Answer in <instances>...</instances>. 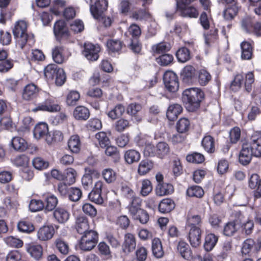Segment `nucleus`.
I'll use <instances>...</instances> for the list:
<instances>
[{
	"label": "nucleus",
	"mask_w": 261,
	"mask_h": 261,
	"mask_svg": "<svg viewBox=\"0 0 261 261\" xmlns=\"http://www.w3.org/2000/svg\"><path fill=\"white\" fill-rule=\"evenodd\" d=\"M204 98L203 91L198 88L187 89L182 93V101L187 110L190 112L197 110Z\"/></svg>",
	"instance_id": "obj_1"
},
{
	"label": "nucleus",
	"mask_w": 261,
	"mask_h": 261,
	"mask_svg": "<svg viewBox=\"0 0 261 261\" xmlns=\"http://www.w3.org/2000/svg\"><path fill=\"white\" fill-rule=\"evenodd\" d=\"M33 135L35 139L39 140L44 138L48 145H52L63 139V135L59 130L48 132V125L46 123L40 122L36 124L34 128Z\"/></svg>",
	"instance_id": "obj_2"
},
{
	"label": "nucleus",
	"mask_w": 261,
	"mask_h": 261,
	"mask_svg": "<svg viewBox=\"0 0 261 261\" xmlns=\"http://www.w3.org/2000/svg\"><path fill=\"white\" fill-rule=\"evenodd\" d=\"M27 22L23 20H18L15 24L13 30L14 37L16 40V45L22 49L28 41Z\"/></svg>",
	"instance_id": "obj_3"
},
{
	"label": "nucleus",
	"mask_w": 261,
	"mask_h": 261,
	"mask_svg": "<svg viewBox=\"0 0 261 261\" xmlns=\"http://www.w3.org/2000/svg\"><path fill=\"white\" fill-rule=\"evenodd\" d=\"M98 241V234L93 230H89L82 236L80 245V248L84 251L92 250Z\"/></svg>",
	"instance_id": "obj_4"
},
{
	"label": "nucleus",
	"mask_w": 261,
	"mask_h": 261,
	"mask_svg": "<svg viewBox=\"0 0 261 261\" xmlns=\"http://www.w3.org/2000/svg\"><path fill=\"white\" fill-rule=\"evenodd\" d=\"M261 248V238L256 241L251 238L245 240L243 243L241 252L243 254L251 255L256 253Z\"/></svg>",
	"instance_id": "obj_5"
},
{
	"label": "nucleus",
	"mask_w": 261,
	"mask_h": 261,
	"mask_svg": "<svg viewBox=\"0 0 261 261\" xmlns=\"http://www.w3.org/2000/svg\"><path fill=\"white\" fill-rule=\"evenodd\" d=\"M90 11L94 18L99 17L108 8L107 0H89Z\"/></svg>",
	"instance_id": "obj_6"
},
{
	"label": "nucleus",
	"mask_w": 261,
	"mask_h": 261,
	"mask_svg": "<svg viewBox=\"0 0 261 261\" xmlns=\"http://www.w3.org/2000/svg\"><path fill=\"white\" fill-rule=\"evenodd\" d=\"M163 80L166 88L170 92H175L179 87L176 74L172 71H167L165 72Z\"/></svg>",
	"instance_id": "obj_7"
},
{
	"label": "nucleus",
	"mask_w": 261,
	"mask_h": 261,
	"mask_svg": "<svg viewBox=\"0 0 261 261\" xmlns=\"http://www.w3.org/2000/svg\"><path fill=\"white\" fill-rule=\"evenodd\" d=\"M100 50V48L98 45L93 44L90 42H86L84 44L83 54L88 60L96 61L99 57L98 53Z\"/></svg>",
	"instance_id": "obj_8"
},
{
	"label": "nucleus",
	"mask_w": 261,
	"mask_h": 261,
	"mask_svg": "<svg viewBox=\"0 0 261 261\" xmlns=\"http://www.w3.org/2000/svg\"><path fill=\"white\" fill-rule=\"evenodd\" d=\"M40 92L39 88L31 83L27 85L22 92V98L26 101H30L35 98Z\"/></svg>",
	"instance_id": "obj_9"
},
{
	"label": "nucleus",
	"mask_w": 261,
	"mask_h": 261,
	"mask_svg": "<svg viewBox=\"0 0 261 261\" xmlns=\"http://www.w3.org/2000/svg\"><path fill=\"white\" fill-rule=\"evenodd\" d=\"M54 33L58 39L62 38L68 39L69 36V32L65 21L63 20L56 22L54 26Z\"/></svg>",
	"instance_id": "obj_10"
},
{
	"label": "nucleus",
	"mask_w": 261,
	"mask_h": 261,
	"mask_svg": "<svg viewBox=\"0 0 261 261\" xmlns=\"http://www.w3.org/2000/svg\"><path fill=\"white\" fill-rule=\"evenodd\" d=\"M61 109L60 106L54 103L50 98L46 99L44 102L39 105L36 108L32 110L33 112H36L38 111H47L49 112H56Z\"/></svg>",
	"instance_id": "obj_11"
},
{
	"label": "nucleus",
	"mask_w": 261,
	"mask_h": 261,
	"mask_svg": "<svg viewBox=\"0 0 261 261\" xmlns=\"http://www.w3.org/2000/svg\"><path fill=\"white\" fill-rule=\"evenodd\" d=\"M55 233L53 226L44 225L41 227L37 231V238L41 241H47L50 240Z\"/></svg>",
	"instance_id": "obj_12"
},
{
	"label": "nucleus",
	"mask_w": 261,
	"mask_h": 261,
	"mask_svg": "<svg viewBox=\"0 0 261 261\" xmlns=\"http://www.w3.org/2000/svg\"><path fill=\"white\" fill-rule=\"evenodd\" d=\"M201 230L199 227L192 226L189 232V240L193 247H197L201 244Z\"/></svg>",
	"instance_id": "obj_13"
},
{
	"label": "nucleus",
	"mask_w": 261,
	"mask_h": 261,
	"mask_svg": "<svg viewBox=\"0 0 261 261\" xmlns=\"http://www.w3.org/2000/svg\"><path fill=\"white\" fill-rule=\"evenodd\" d=\"M86 171L87 173L82 178V183L86 190H89L92 187V177H98L99 173L97 171L91 169H86Z\"/></svg>",
	"instance_id": "obj_14"
},
{
	"label": "nucleus",
	"mask_w": 261,
	"mask_h": 261,
	"mask_svg": "<svg viewBox=\"0 0 261 261\" xmlns=\"http://www.w3.org/2000/svg\"><path fill=\"white\" fill-rule=\"evenodd\" d=\"M123 250L125 253L132 252L136 248V241L134 234L126 233L124 237Z\"/></svg>",
	"instance_id": "obj_15"
},
{
	"label": "nucleus",
	"mask_w": 261,
	"mask_h": 261,
	"mask_svg": "<svg viewBox=\"0 0 261 261\" xmlns=\"http://www.w3.org/2000/svg\"><path fill=\"white\" fill-rule=\"evenodd\" d=\"M53 215L58 223L64 224L69 219L70 214L64 207H58L54 211Z\"/></svg>",
	"instance_id": "obj_16"
},
{
	"label": "nucleus",
	"mask_w": 261,
	"mask_h": 261,
	"mask_svg": "<svg viewBox=\"0 0 261 261\" xmlns=\"http://www.w3.org/2000/svg\"><path fill=\"white\" fill-rule=\"evenodd\" d=\"M249 186L251 189H254V196L256 198L261 197V179L256 174H252L249 179Z\"/></svg>",
	"instance_id": "obj_17"
},
{
	"label": "nucleus",
	"mask_w": 261,
	"mask_h": 261,
	"mask_svg": "<svg viewBox=\"0 0 261 261\" xmlns=\"http://www.w3.org/2000/svg\"><path fill=\"white\" fill-rule=\"evenodd\" d=\"M253 151L250 149L249 145L243 144L239 155V161L243 165L248 164L251 161Z\"/></svg>",
	"instance_id": "obj_18"
},
{
	"label": "nucleus",
	"mask_w": 261,
	"mask_h": 261,
	"mask_svg": "<svg viewBox=\"0 0 261 261\" xmlns=\"http://www.w3.org/2000/svg\"><path fill=\"white\" fill-rule=\"evenodd\" d=\"M154 167V163L152 161L146 159L142 160L138 166V173L143 176L150 172Z\"/></svg>",
	"instance_id": "obj_19"
},
{
	"label": "nucleus",
	"mask_w": 261,
	"mask_h": 261,
	"mask_svg": "<svg viewBox=\"0 0 261 261\" xmlns=\"http://www.w3.org/2000/svg\"><path fill=\"white\" fill-rule=\"evenodd\" d=\"M196 70L191 65L186 66L182 70V77L183 81L187 83L192 84L196 76Z\"/></svg>",
	"instance_id": "obj_20"
},
{
	"label": "nucleus",
	"mask_w": 261,
	"mask_h": 261,
	"mask_svg": "<svg viewBox=\"0 0 261 261\" xmlns=\"http://www.w3.org/2000/svg\"><path fill=\"white\" fill-rule=\"evenodd\" d=\"M174 191L173 186L170 184H159L155 189L157 196H163L172 194Z\"/></svg>",
	"instance_id": "obj_21"
},
{
	"label": "nucleus",
	"mask_w": 261,
	"mask_h": 261,
	"mask_svg": "<svg viewBox=\"0 0 261 261\" xmlns=\"http://www.w3.org/2000/svg\"><path fill=\"white\" fill-rule=\"evenodd\" d=\"M73 115L76 120H86L90 116V112L86 107L80 106L75 108Z\"/></svg>",
	"instance_id": "obj_22"
},
{
	"label": "nucleus",
	"mask_w": 261,
	"mask_h": 261,
	"mask_svg": "<svg viewBox=\"0 0 261 261\" xmlns=\"http://www.w3.org/2000/svg\"><path fill=\"white\" fill-rule=\"evenodd\" d=\"M241 59L242 60H249L252 58L253 46L252 44L247 41H243L241 44Z\"/></svg>",
	"instance_id": "obj_23"
},
{
	"label": "nucleus",
	"mask_w": 261,
	"mask_h": 261,
	"mask_svg": "<svg viewBox=\"0 0 261 261\" xmlns=\"http://www.w3.org/2000/svg\"><path fill=\"white\" fill-rule=\"evenodd\" d=\"M177 249L178 252L184 258L187 260L192 259V253L188 244L184 242H179L177 245Z\"/></svg>",
	"instance_id": "obj_24"
},
{
	"label": "nucleus",
	"mask_w": 261,
	"mask_h": 261,
	"mask_svg": "<svg viewBox=\"0 0 261 261\" xmlns=\"http://www.w3.org/2000/svg\"><path fill=\"white\" fill-rule=\"evenodd\" d=\"M141 199L138 197L136 196L131 199V201L127 207L132 217L136 216L138 212L142 210L141 208Z\"/></svg>",
	"instance_id": "obj_25"
},
{
	"label": "nucleus",
	"mask_w": 261,
	"mask_h": 261,
	"mask_svg": "<svg viewBox=\"0 0 261 261\" xmlns=\"http://www.w3.org/2000/svg\"><path fill=\"white\" fill-rule=\"evenodd\" d=\"M75 228L77 231L81 234H85L89 231V223L87 218L84 216L78 217L76 220Z\"/></svg>",
	"instance_id": "obj_26"
},
{
	"label": "nucleus",
	"mask_w": 261,
	"mask_h": 261,
	"mask_svg": "<svg viewBox=\"0 0 261 261\" xmlns=\"http://www.w3.org/2000/svg\"><path fill=\"white\" fill-rule=\"evenodd\" d=\"M182 111V108L179 104L170 105L166 113L167 117L170 121H174Z\"/></svg>",
	"instance_id": "obj_27"
},
{
	"label": "nucleus",
	"mask_w": 261,
	"mask_h": 261,
	"mask_svg": "<svg viewBox=\"0 0 261 261\" xmlns=\"http://www.w3.org/2000/svg\"><path fill=\"white\" fill-rule=\"evenodd\" d=\"M159 210L162 213L170 212L175 207L174 201L170 198L163 199L159 204Z\"/></svg>",
	"instance_id": "obj_28"
},
{
	"label": "nucleus",
	"mask_w": 261,
	"mask_h": 261,
	"mask_svg": "<svg viewBox=\"0 0 261 261\" xmlns=\"http://www.w3.org/2000/svg\"><path fill=\"white\" fill-rule=\"evenodd\" d=\"M11 145L14 150L22 151L27 149V142L21 137H14L11 140Z\"/></svg>",
	"instance_id": "obj_29"
},
{
	"label": "nucleus",
	"mask_w": 261,
	"mask_h": 261,
	"mask_svg": "<svg viewBox=\"0 0 261 261\" xmlns=\"http://www.w3.org/2000/svg\"><path fill=\"white\" fill-rule=\"evenodd\" d=\"M68 147L72 153L79 152L81 143L80 137L77 135H73L70 137L68 142Z\"/></svg>",
	"instance_id": "obj_30"
},
{
	"label": "nucleus",
	"mask_w": 261,
	"mask_h": 261,
	"mask_svg": "<svg viewBox=\"0 0 261 261\" xmlns=\"http://www.w3.org/2000/svg\"><path fill=\"white\" fill-rule=\"evenodd\" d=\"M141 158V154L139 151L135 149H129L124 153L125 161L128 164H132L138 162Z\"/></svg>",
	"instance_id": "obj_31"
},
{
	"label": "nucleus",
	"mask_w": 261,
	"mask_h": 261,
	"mask_svg": "<svg viewBox=\"0 0 261 261\" xmlns=\"http://www.w3.org/2000/svg\"><path fill=\"white\" fill-rule=\"evenodd\" d=\"M152 250L153 254L157 258H161L164 255V251L161 240L154 238L152 242Z\"/></svg>",
	"instance_id": "obj_32"
},
{
	"label": "nucleus",
	"mask_w": 261,
	"mask_h": 261,
	"mask_svg": "<svg viewBox=\"0 0 261 261\" xmlns=\"http://www.w3.org/2000/svg\"><path fill=\"white\" fill-rule=\"evenodd\" d=\"M218 237L213 233L207 234L205 238L204 248L206 251H211L215 246Z\"/></svg>",
	"instance_id": "obj_33"
},
{
	"label": "nucleus",
	"mask_w": 261,
	"mask_h": 261,
	"mask_svg": "<svg viewBox=\"0 0 261 261\" xmlns=\"http://www.w3.org/2000/svg\"><path fill=\"white\" fill-rule=\"evenodd\" d=\"M170 152V148L167 143L164 142L158 143L156 145V155L160 158H163Z\"/></svg>",
	"instance_id": "obj_34"
},
{
	"label": "nucleus",
	"mask_w": 261,
	"mask_h": 261,
	"mask_svg": "<svg viewBox=\"0 0 261 261\" xmlns=\"http://www.w3.org/2000/svg\"><path fill=\"white\" fill-rule=\"evenodd\" d=\"M27 251L36 259H39L42 254V248L40 245H29Z\"/></svg>",
	"instance_id": "obj_35"
},
{
	"label": "nucleus",
	"mask_w": 261,
	"mask_h": 261,
	"mask_svg": "<svg viewBox=\"0 0 261 261\" xmlns=\"http://www.w3.org/2000/svg\"><path fill=\"white\" fill-rule=\"evenodd\" d=\"M204 149L209 153H212L215 151L214 139L211 136L204 137L201 142Z\"/></svg>",
	"instance_id": "obj_36"
},
{
	"label": "nucleus",
	"mask_w": 261,
	"mask_h": 261,
	"mask_svg": "<svg viewBox=\"0 0 261 261\" xmlns=\"http://www.w3.org/2000/svg\"><path fill=\"white\" fill-rule=\"evenodd\" d=\"M64 48L62 46H55L52 50V56L54 61L58 64H61L65 61L62 53Z\"/></svg>",
	"instance_id": "obj_37"
},
{
	"label": "nucleus",
	"mask_w": 261,
	"mask_h": 261,
	"mask_svg": "<svg viewBox=\"0 0 261 261\" xmlns=\"http://www.w3.org/2000/svg\"><path fill=\"white\" fill-rule=\"evenodd\" d=\"M177 11L179 12L180 15L184 17L196 18L198 15L197 10L192 6H186L183 9H177Z\"/></svg>",
	"instance_id": "obj_38"
},
{
	"label": "nucleus",
	"mask_w": 261,
	"mask_h": 261,
	"mask_svg": "<svg viewBox=\"0 0 261 261\" xmlns=\"http://www.w3.org/2000/svg\"><path fill=\"white\" fill-rule=\"evenodd\" d=\"M254 226L253 221L249 219L242 222L241 224L242 233L246 236H249L252 233Z\"/></svg>",
	"instance_id": "obj_39"
},
{
	"label": "nucleus",
	"mask_w": 261,
	"mask_h": 261,
	"mask_svg": "<svg viewBox=\"0 0 261 261\" xmlns=\"http://www.w3.org/2000/svg\"><path fill=\"white\" fill-rule=\"evenodd\" d=\"M178 61L181 63H185L190 60L191 58L189 50L186 47L179 48L176 54Z\"/></svg>",
	"instance_id": "obj_40"
},
{
	"label": "nucleus",
	"mask_w": 261,
	"mask_h": 261,
	"mask_svg": "<svg viewBox=\"0 0 261 261\" xmlns=\"http://www.w3.org/2000/svg\"><path fill=\"white\" fill-rule=\"evenodd\" d=\"M60 69L56 64H49L44 68V75L48 79L53 80Z\"/></svg>",
	"instance_id": "obj_41"
},
{
	"label": "nucleus",
	"mask_w": 261,
	"mask_h": 261,
	"mask_svg": "<svg viewBox=\"0 0 261 261\" xmlns=\"http://www.w3.org/2000/svg\"><path fill=\"white\" fill-rule=\"evenodd\" d=\"M55 244L59 251L63 254H67L69 252V247L68 243L61 238H58L55 240Z\"/></svg>",
	"instance_id": "obj_42"
},
{
	"label": "nucleus",
	"mask_w": 261,
	"mask_h": 261,
	"mask_svg": "<svg viewBox=\"0 0 261 261\" xmlns=\"http://www.w3.org/2000/svg\"><path fill=\"white\" fill-rule=\"evenodd\" d=\"M198 82L201 86H205L211 80V74L205 69L198 71Z\"/></svg>",
	"instance_id": "obj_43"
},
{
	"label": "nucleus",
	"mask_w": 261,
	"mask_h": 261,
	"mask_svg": "<svg viewBox=\"0 0 261 261\" xmlns=\"http://www.w3.org/2000/svg\"><path fill=\"white\" fill-rule=\"evenodd\" d=\"M32 164L38 170L46 169L49 166V162L40 157L35 158L32 161Z\"/></svg>",
	"instance_id": "obj_44"
},
{
	"label": "nucleus",
	"mask_w": 261,
	"mask_h": 261,
	"mask_svg": "<svg viewBox=\"0 0 261 261\" xmlns=\"http://www.w3.org/2000/svg\"><path fill=\"white\" fill-rule=\"evenodd\" d=\"M107 47L109 51L118 52L122 47V42L119 40L110 39L107 41Z\"/></svg>",
	"instance_id": "obj_45"
},
{
	"label": "nucleus",
	"mask_w": 261,
	"mask_h": 261,
	"mask_svg": "<svg viewBox=\"0 0 261 261\" xmlns=\"http://www.w3.org/2000/svg\"><path fill=\"white\" fill-rule=\"evenodd\" d=\"M125 111L124 107L119 104L115 106V107L110 111L108 113V116L112 119H115L118 117L121 116Z\"/></svg>",
	"instance_id": "obj_46"
},
{
	"label": "nucleus",
	"mask_w": 261,
	"mask_h": 261,
	"mask_svg": "<svg viewBox=\"0 0 261 261\" xmlns=\"http://www.w3.org/2000/svg\"><path fill=\"white\" fill-rule=\"evenodd\" d=\"M17 228L19 231L30 233L35 229L34 225L30 222L22 221L17 224Z\"/></svg>",
	"instance_id": "obj_47"
},
{
	"label": "nucleus",
	"mask_w": 261,
	"mask_h": 261,
	"mask_svg": "<svg viewBox=\"0 0 261 261\" xmlns=\"http://www.w3.org/2000/svg\"><path fill=\"white\" fill-rule=\"evenodd\" d=\"M187 194L190 197L201 198L204 194V191L200 187L194 186H192L187 189Z\"/></svg>",
	"instance_id": "obj_48"
},
{
	"label": "nucleus",
	"mask_w": 261,
	"mask_h": 261,
	"mask_svg": "<svg viewBox=\"0 0 261 261\" xmlns=\"http://www.w3.org/2000/svg\"><path fill=\"white\" fill-rule=\"evenodd\" d=\"M173 61V56L171 54H165L156 59V62L161 66H166L170 65Z\"/></svg>",
	"instance_id": "obj_49"
},
{
	"label": "nucleus",
	"mask_w": 261,
	"mask_h": 261,
	"mask_svg": "<svg viewBox=\"0 0 261 261\" xmlns=\"http://www.w3.org/2000/svg\"><path fill=\"white\" fill-rule=\"evenodd\" d=\"M95 139L98 142L99 146L101 148H105L106 146L110 144V141L107 136V134L103 132H99L95 136Z\"/></svg>",
	"instance_id": "obj_50"
},
{
	"label": "nucleus",
	"mask_w": 261,
	"mask_h": 261,
	"mask_svg": "<svg viewBox=\"0 0 261 261\" xmlns=\"http://www.w3.org/2000/svg\"><path fill=\"white\" fill-rule=\"evenodd\" d=\"M4 240L8 245L14 248H21L23 244L21 240L13 236L6 237Z\"/></svg>",
	"instance_id": "obj_51"
},
{
	"label": "nucleus",
	"mask_w": 261,
	"mask_h": 261,
	"mask_svg": "<svg viewBox=\"0 0 261 261\" xmlns=\"http://www.w3.org/2000/svg\"><path fill=\"white\" fill-rule=\"evenodd\" d=\"M152 191V186L151 181L147 179L141 181L140 194L143 196H147Z\"/></svg>",
	"instance_id": "obj_52"
},
{
	"label": "nucleus",
	"mask_w": 261,
	"mask_h": 261,
	"mask_svg": "<svg viewBox=\"0 0 261 261\" xmlns=\"http://www.w3.org/2000/svg\"><path fill=\"white\" fill-rule=\"evenodd\" d=\"M103 178L108 183H112L114 182L116 178V173L114 170L110 168L104 169L102 172Z\"/></svg>",
	"instance_id": "obj_53"
},
{
	"label": "nucleus",
	"mask_w": 261,
	"mask_h": 261,
	"mask_svg": "<svg viewBox=\"0 0 261 261\" xmlns=\"http://www.w3.org/2000/svg\"><path fill=\"white\" fill-rule=\"evenodd\" d=\"M65 181L67 184L71 185L75 181L77 173L76 171L72 168H67L65 171Z\"/></svg>",
	"instance_id": "obj_54"
},
{
	"label": "nucleus",
	"mask_w": 261,
	"mask_h": 261,
	"mask_svg": "<svg viewBox=\"0 0 261 261\" xmlns=\"http://www.w3.org/2000/svg\"><path fill=\"white\" fill-rule=\"evenodd\" d=\"M186 159L188 162L200 164L204 161V157L203 154L200 153L194 152L188 154L186 157Z\"/></svg>",
	"instance_id": "obj_55"
},
{
	"label": "nucleus",
	"mask_w": 261,
	"mask_h": 261,
	"mask_svg": "<svg viewBox=\"0 0 261 261\" xmlns=\"http://www.w3.org/2000/svg\"><path fill=\"white\" fill-rule=\"evenodd\" d=\"M238 7L236 4H232L224 11V17L226 19H232L238 13Z\"/></svg>",
	"instance_id": "obj_56"
},
{
	"label": "nucleus",
	"mask_w": 261,
	"mask_h": 261,
	"mask_svg": "<svg viewBox=\"0 0 261 261\" xmlns=\"http://www.w3.org/2000/svg\"><path fill=\"white\" fill-rule=\"evenodd\" d=\"M190 126V122L187 118H181L178 120L176 124L177 130L178 133H184L187 132Z\"/></svg>",
	"instance_id": "obj_57"
},
{
	"label": "nucleus",
	"mask_w": 261,
	"mask_h": 261,
	"mask_svg": "<svg viewBox=\"0 0 261 261\" xmlns=\"http://www.w3.org/2000/svg\"><path fill=\"white\" fill-rule=\"evenodd\" d=\"M170 48V45L166 42H161L152 46V49L154 54H160L168 51Z\"/></svg>",
	"instance_id": "obj_58"
},
{
	"label": "nucleus",
	"mask_w": 261,
	"mask_h": 261,
	"mask_svg": "<svg viewBox=\"0 0 261 261\" xmlns=\"http://www.w3.org/2000/svg\"><path fill=\"white\" fill-rule=\"evenodd\" d=\"M68 116L65 112H61L52 119V123L55 125L63 124L67 121Z\"/></svg>",
	"instance_id": "obj_59"
},
{
	"label": "nucleus",
	"mask_w": 261,
	"mask_h": 261,
	"mask_svg": "<svg viewBox=\"0 0 261 261\" xmlns=\"http://www.w3.org/2000/svg\"><path fill=\"white\" fill-rule=\"evenodd\" d=\"M68 194L70 200L73 201L79 200L82 196L81 190L77 188H69Z\"/></svg>",
	"instance_id": "obj_60"
},
{
	"label": "nucleus",
	"mask_w": 261,
	"mask_h": 261,
	"mask_svg": "<svg viewBox=\"0 0 261 261\" xmlns=\"http://www.w3.org/2000/svg\"><path fill=\"white\" fill-rule=\"evenodd\" d=\"M254 82V76L252 72H248L245 76L244 86L247 92H250L252 90V85Z\"/></svg>",
	"instance_id": "obj_61"
},
{
	"label": "nucleus",
	"mask_w": 261,
	"mask_h": 261,
	"mask_svg": "<svg viewBox=\"0 0 261 261\" xmlns=\"http://www.w3.org/2000/svg\"><path fill=\"white\" fill-rule=\"evenodd\" d=\"M238 228L234 222L227 223L224 226L223 233L226 236H232L237 231Z\"/></svg>",
	"instance_id": "obj_62"
},
{
	"label": "nucleus",
	"mask_w": 261,
	"mask_h": 261,
	"mask_svg": "<svg viewBox=\"0 0 261 261\" xmlns=\"http://www.w3.org/2000/svg\"><path fill=\"white\" fill-rule=\"evenodd\" d=\"M80 97V94L78 92L72 91L70 92L66 98V102L69 106L75 105L76 102L79 100Z\"/></svg>",
	"instance_id": "obj_63"
},
{
	"label": "nucleus",
	"mask_w": 261,
	"mask_h": 261,
	"mask_svg": "<svg viewBox=\"0 0 261 261\" xmlns=\"http://www.w3.org/2000/svg\"><path fill=\"white\" fill-rule=\"evenodd\" d=\"M129 125V122L127 120L121 118L115 122L114 127L116 131L121 132L128 127Z\"/></svg>",
	"instance_id": "obj_64"
}]
</instances>
